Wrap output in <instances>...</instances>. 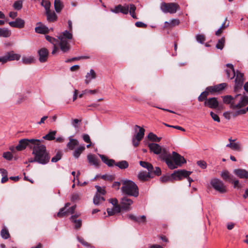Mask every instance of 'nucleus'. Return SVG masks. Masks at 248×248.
Segmentation results:
<instances>
[{
  "mask_svg": "<svg viewBox=\"0 0 248 248\" xmlns=\"http://www.w3.org/2000/svg\"><path fill=\"white\" fill-rule=\"evenodd\" d=\"M222 98L223 103L229 105L231 109L236 110L234 116L244 115L248 112V96L245 93L234 96L226 95Z\"/></svg>",
  "mask_w": 248,
  "mask_h": 248,
  "instance_id": "f257e3e1",
  "label": "nucleus"
},
{
  "mask_svg": "<svg viewBox=\"0 0 248 248\" xmlns=\"http://www.w3.org/2000/svg\"><path fill=\"white\" fill-rule=\"evenodd\" d=\"M32 147V155L35 157L36 162L45 165L47 164L50 159L49 153L47 151L45 145L41 143V141L37 139Z\"/></svg>",
  "mask_w": 248,
  "mask_h": 248,
  "instance_id": "f03ea898",
  "label": "nucleus"
},
{
  "mask_svg": "<svg viewBox=\"0 0 248 248\" xmlns=\"http://www.w3.org/2000/svg\"><path fill=\"white\" fill-rule=\"evenodd\" d=\"M148 146L151 152L159 155V158L164 161L167 166L172 167V164L168 161V158L170 157V153L167 149L162 148L158 144L155 143H149Z\"/></svg>",
  "mask_w": 248,
  "mask_h": 248,
  "instance_id": "7ed1b4c3",
  "label": "nucleus"
},
{
  "mask_svg": "<svg viewBox=\"0 0 248 248\" xmlns=\"http://www.w3.org/2000/svg\"><path fill=\"white\" fill-rule=\"evenodd\" d=\"M122 192L125 195L137 198L139 195V187L133 181L125 180L123 181Z\"/></svg>",
  "mask_w": 248,
  "mask_h": 248,
  "instance_id": "20e7f679",
  "label": "nucleus"
},
{
  "mask_svg": "<svg viewBox=\"0 0 248 248\" xmlns=\"http://www.w3.org/2000/svg\"><path fill=\"white\" fill-rule=\"evenodd\" d=\"M72 34L67 31L62 32L59 36L61 50L64 53L68 52L70 48L68 40L72 39Z\"/></svg>",
  "mask_w": 248,
  "mask_h": 248,
  "instance_id": "39448f33",
  "label": "nucleus"
},
{
  "mask_svg": "<svg viewBox=\"0 0 248 248\" xmlns=\"http://www.w3.org/2000/svg\"><path fill=\"white\" fill-rule=\"evenodd\" d=\"M172 155V156L170 154V157L168 158L169 162L170 161L172 165V167L168 166L170 169L173 170L177 168L178 166H181L183 164L186 162L184 157L176 152H173Z\"/></svg>",
  "mask_w": 248,
  "mask_h": 248,
  "instance_id": "423d86ee",
  "label": "nucleus"
},
{
  "mask_svg": "<svg viewBox=\"0 0 248 248\" xmlns=\"http://www.w3.org/2000/svg\"><path fill=\"white\" fill-rule=\"evenodd\" d=\"M161 11L164 13L174 14L180 9L178 4L176 3H166L162 2L160 5Z\"/></svg>",
  "mask_w": 248,
  "mask_h": 248,
  "instance_id": "0eeeda50",
  "label": "nucleus"
},
{
  "mask_svg": "<svg viewBox=\"0 0 248 248\" xmlns=\"http://www.w3.org/2000/svg\"><path fill=\"white\" fill-rule=\"evenodd\" d=\"M36 141H37V139H21L19 141V143L16 148L17 151H19L25 149L27 147L31 149L34 144Z\"/></svg>",
  "mask_w": 248,
  "mask_h": 248,
  "instance_id": "6e6552de",
  "label": "nucleus"
},
{
  "mask_svg": "<svg viewBox=\"0 0 248 248\" xmlns=\"http://www.w3.org/2000/svg\"><path fill=\"white\" fill-rule=\"evenodd\" d=\"M70 203L68 202L65 204L64 207L60 209L59 211L57 214V216L59 217H63L67 216L70 214L74 213L76 206L73 205L69 208H67L70 206Z\"/></svg>",
  "mask_w": 248,
  "mask_h": 248,
  "instance_id": "1a4fd4ad",
  "label": "nucleus"
},
{
  "mask_svg": "<svg viewBox=\"0 0 248 248\" xmlns=\"http://www.w3.org/2000/svg\"><path fill=\"white\" fill-rule=\"evenodd\" d=\"M20 58V55L19 54L15 53L13 51H11L7 52L4 56L0 57V62L3 64L8 61L19 60Z\"/></svg>",
  "mask_w": 248,
  "mask_h": 248,
  "instance_id": "9d476101",
  "label": "nucleus"
},
{
  "mask_svg": "<svg viewBox=\"0 0 248 248\" xmlns=\"http://www.w3.org/2000/svg\"><path fill=\"white\" fill-rule=\"evenodd\" d=\"M235 86L234 88V92H238L239 89H241L244 83V74L239 71L237 70L235 72Z\"/></svg>",
  "mask_w": 248,
  "mask_h": 248,
  "instance_id": "9b49d317",
  "label": "nucleus"
},
{
  "mask_svg": "<svg viewBox=\"0 0 248 248\" xmlns=\"http://www.w3.org/2000/svg\"><path fill=\"white\" fill-rule=\"evenodd\" d=\"M211 185L217 191L221 193L226 192V187L223 183L218 179H213L211 181Z\"/></svg>",
  "mask_w": 248,
  "mask_h": 248,
  "instance_id": "f8f14e48",
  "label": "nucleus"
},
{
  "mask_svg": "<svg viewBox=\"0 0 248 248\" xmlns=\"http://www.w3.org/2000/svg\"><path fill=\"white\" fill-rule=\"evenodd\" d=\"M192 172L187 171L185 170H179L174 171L172 173V177L174 180H181L183 178H187L191 174Z\"/></svg>",
  "mask_w": 248,
  "mask_h": 248,
  "instance_id": "ddd939ff",
  "label": "nucleus"
},
{
  "mask_svg": "<svg viewBox=\"0 0 248 248\" xmlns=\"http://www.w3.org/2000/svg\"><path fill=\"white\" fill-rule=\"evenodd\" d=\"M120 203L122 210L129 211L131 209V206L133 203V201L127 196H124L121 199Z\"/></svg>",
  "mask_w": 248,
  "mask_h": 248,
  "instance_id": "4468645a",
  "label": "nucleus"
},
{
  "mask_svg": "<svg viewBox=\"0 0 248 248\" xmlns=\"http://www.w3.org/2000/svg\"><path fill=\"white\" fill-rule=\"evenodd\" d=\"M204 105L212 109H216L218 107L219 102L216 97H211L206 99Z\"/></svg>",
  "mask_w": 248,
  "mask_h": 248,
  "instance_id": "2eb2a0df",
  "label": "nucleus"
},
{
  "mask_svg": "<svg viewBox=\"0 0 248 248\" xmlns=\"http://www.w3.org/2000/svg\"><path fill=\"white\" fill-rule=\"evenodd\" d=\"M227 84L226 83H222L215 86H209L206 88L210 93H219L224 90L227 87Z\"/></svg>",
  "mask_w": 248,
  "mask_h": 248,
  "instance_id": "dca6fc26",
  "label": "nucleus"
},
{
  "mask_svg": "<svg viewBox=\"0 0 248 248\" xmlns=\"http://www.w3.org/2000/svg\"><path fill=\"white\" fill-rule=\"evenodd\" d=\"M128 5L123 6L122 5L119 4L115 6L114 9H111V11L116 14L121 13L123 14L126 15L128 13Z\"/></svg>",
  "mask_w": 248,
  "mask_h": 248,
  "instance_id": "f3484780",
  "label": "nucleus"
},
{
  "mask_svg": "<svg viewBox=\"0 0 248 248\" xmlns=\"http://www.w3.org/2000/svg\"><path fill=\"white\" fill-rule=\"evenodd\" d=\"M9 24L12 27L22 29L25 26V21L20 18H17L15 21L9 22Z\"/></svg>",
  "mask_w": 248,
  "mask_h": 248,
  "instance_id": "a211bd4d",
  "label": "nucleus"
},
{
  "mask_svg": "<svg viewBox=\"0 0 248 248\" xmlns=\"http://www.w3.org/2000/svg\"><path fill=\"white\" fill-rule=\"evenodd\" d=\"M38 55L39 56V61L41 62H44L47 61L48 55V51L46 48H42L38 50Z\"/></svg>",
  "mask_w": 248,
  "mask_h": 248,
  "instance_id": "6ab92c4d",
  "label": "nucleus"
},
{
  "mask_svg": "<svg viewBox=\"0 0 248 248\" xmlns=\"http://www.w3.org/2000/svg\"><path fill=\"white\" fill-rule=\"evenodd\" d=\"M226 66L230 68L225 70L228 78L230 79H233L235 76V71L233 65L231 63H227Z\"/></svg>",
  "mask_w": 248,
  "mask_h": 248,
  "instance_id": "aec40b11",
  "label": "nucleus"
},
{
  "mask_svg": "<svg viewBox=\"0 0 248 248\" xmlns=\"http://www.w3.org/2000/svg\"><path fill=\"white\" fill-rule=\"evenodd\" d=\"M234 173L241 179L248 178V171L244 169H237L233 170Z\"/></svg>",
  "mask_w": 248,
  "mask_h": 248,
  "instance_id": "412c9836",
  "label": "nucleus"
},
{
  "mask_svg": "<svg viewBox=\"0 0 248 248\" xmlns=\"http://www.w3.org/2000/svg\"><path fill=\"white\" fill-rule=\"evenodd\" d=\"M37 25H39L40 26H37L35 28V31L36 32L41 34H46L48 32V28L46 26L43 25L41 22L37 23Z\"/></svg>",
  "mask_w": 248,
  "mask_h": 248,
  "instance_id": "4be33fe9",
  "label": "nucleus"
},
{
  "mask_svg": "<svg viewBox=\"0 0 248 248\" xmlns=\"http://www.w3.org/2000/svg\"><path fill=\"white\" fill-rule=\"evenodd\" d=\"M46 19L49 22H54L57 20L58 17L54 11H51L50 10L46 11Z\"/></svg>",
  "mask_w": 248,
  "mask_h": 248,
  "instance_id": "5701e85b",
  "label": "nucleus"
},
{
  "mask_svg": "<svg viewBox=\"0 0 248 248\" xmlns=\"http://www.w3.org/2000/svg\"><path fill=\"white\" fill-rule=\"evenodd\" d=\"M129 218L138 223H145L146 222V217L144 215L136 217L133 215L131 214L129 215Z\"/></svg>",
  "mask_w": 248,
  "mask_h": 248,
  "instance_id": "b1692460",
  "label": "nucleus"
},
{
  "mask_svg": "<svg viewBox=\"0 0 248 248\" xmlns=\"http://www.w3.org/2000/svg\"><path fill=\"white\" fill-rule=\"evenodd\" d=\"M100 157L102 161L108 167H112L116 164L115 160L112 159H109L107 156L103 155H100Z\"/></svg>",
  "mask_w": 248,
  "mask_h": 248,
  "instance_id": "393cba45",
  "label": "nucleus"
},
{
  "mask_svg": "<svg viewBox=\"0 0 248 248\" xmlns=\"http://www.w3.org/2000/svg\"><path fill=\"white\" fill-rule=\"evenodd\" d=\"M135 127V130H136L137 128L139 129V131L135 136V138L137 140L140 141L143 139L144 136L145 129L141 127L138 125H136Z\"/></svg>",
  "mask_w": 248,
  "mask_h": 248,
  "instance_id": "a878e982",
  "label": "nucleus"
},
{
  "mask_svg": "<svg viewBox=\"0 0 248 248\" xmlns=\"http://www.w3.org/2000/svg\"><path fill=\"white\" fill-rule=\"evenodd\" d=\"M78 216H72L70 217L71 221L74 223V227L76 229H79L82 225V221L81 219H77Z\"/></svg>",
  "mask_w": 248,
  "mask_h": 248,
  "instance_id": "bb28decb",
  "label": "nucleus"
},
{
  "mask_svg": "<svg viewBox=\"0 0 248 248\" xmlns=\"http://www.w3.org/2000/svg\"><path fill=\"white\" fill-rule=\"evenodd\" d=\"M96 77V75L95 71L93 69H91L90 72L87 73L86 76L85 83L86 84H89L91 81L95 79Z\"/></svg>",
  "mask_w": 248,
  "mask_h": 248,
  "instance_id": "cd10ccee",
  "label": "nucleus"
},
{
  "mask_svg": "<svg viewBox=\"0 0 248 248\" xmlns=\"http://www.w3.org/2000/svg\"><path fill=\"white\" fill-rule=\"evenodd\" d=\"M105 201V199L98 193H96L93 200V203L96 205L101 204Z\"/></svg>",
  "mask_w": 248,
  "mask_h": 248,
  "instance_id": "c85d7f7f",
  "label": "nucleus"
},
{
  "mask_svg": "<svg viewBox=\"0 0 248 248\" xmlns=\"http://www.w3.org/2000/svg\"><path fill=\"white\" fill-rule=\"evenodd\" d=\"M226 147H229L233 150L241 151L242 150V147L241 144L237 142L229 143L227 144Z\"/></svg>",
  "mask_w": 248,
  "mask_h": 248,
  "instance_id": "c756f323",
  "label": "nucleus"
},
{
  "mask_svg": "<svg viewBox=\"0 0 248 248\" xmlns=\"http://www.w3.org/2000/svg\"><path fill=\"white\" fill-rule=\"evenodd\" d=\"M57 131L55 130L50 131L48 134L43 137V139L47 140H52L55 139V135Z\"/></svg>",
  "mask_w": 248,
  "mask_h": 248,
  "instance_id": "7c9ffc66",
  "label": "nucleus"
},
{
  "mask_svg": "<svg viewBox=\"0 0 248 248\" xmlns=\"http://www.w3.org/2000/svg\"><path fill=\"white\" fill-rule=\"evenodd\" d=\"M78 145V141L76 139H73L71 138H69V142L67 144V147L71 150L74 149L76 146Z\"/></svg>",
  "mask_w": 248,
  "mask_h": 248,
  "instance_id": "2f4dec72",
  "label": "nucleus"
},
{
  "mask_svg": "<svg viewBox=\"0 0 248 248\" xmlns=\"http://www.w3.org/2000/svg\"><path fill=\"white\" fill-rule=\"evenodd\" d=\"M54 8L57 13H60L63 8V5L61 0H55Z\"/></svg>",
  "mask_w": 248,
  "mask_h": 248,
  "instance_id": "473e14b6",
  "label": "nucleus"
},
{
  "mask_svg": "<svg viewBox=\"0 0 248 248\" xmlns=\"http://www.w3.org/2000/svg\"><path fill=\"white\" fill-rule=\"evenodd\" d=\"M152 172H149L147 173L146 172H140L138 174V177L139 179L141 181H146L148 178L150 177V174Z\"/></svg>",
  "mask_w": 248,
  "mask_h": 248,
  "instance_id": "72a5a7b5",
  "label": "nucleus"
},
{
  "mask_svg": "<svg viewBox=\"0 0 248 248\" xmlns=\"http://www.w3.org/2000/svg\"><path fill=\"white\" fill-rule=\"evenodd\" d=\"M85 149V147L84 146H80L77 148L73 152V155L76 158H78L80 154L83 152Z\"/></svg>",
  "mask_w": 248,
  "mask_h": 248,
  "instance_id": "f704fd0d",
  "label": "nucleus"
},
{
  "mask_svg": "<svg viewBox=\"0 0 248 248\" xmlns=\"http://www.w3.org/2000/svg\"><path fill=\"white\" fill-rule=\"evenodd\" d=\"M87 158L89 163L95 166H97L98 165V159L94 155H89L87 156Z\"/></svg>",
  "mask_w": 248,
  "mask_h": 248,
  "instance_id": "c9c22d12",
  "label": "nucleus"
},
{
  "mask_svg": "<svg viewBox=\"0 0 248 248\" xmlns=\"http://www.w3.org/2000/svg\"><path fill=\"white\" fill-rule=\"evenodd\" d=\"M140 164L142 167L146 168L149 172H152L154 167L151 163L140 161Z\"/></svg>",
  "mask_w": 248,
  "mask_h": 248,
  "instance_id": "e433bc0d",
  "label": "nucleus"
},
{
  "mask_svg": "<svg viewBox=\"0 0 248 248\" xmlns=\"http://www.w3.org/2000/svg\"><path fill=\"white\" fill-rule=\"evenodd\" d=\"M115 166L119 167L121 169H125L128 167V163L125 160L119 161L115 164Z\"/></svg>",
  "mask_w": 248,
  "mask_h": 248,
  "instance_id": "4c0bfd02",
  "label": "nucleus"
},
{
  "mask_svg": "<svg viewBox=\"0 0 248 248\" xmlns=\"http://www.w3.org/2000/svg\"><path fill=\"white\" fill-rule=\"evenodd\" d=\"M147 137L149 140L157 142H159L161 139V138L158 137L155 134L152 132L149 133Z\"/></svg>",
  "mask_w": 248,
  "mask_h": 248,
  "instance_id": "58836bf2",
  "label": "nucleus"
},
{
  "mask_svg": "<svg viewBox=\"0 0 248 248\" xmlns=\"http://www.w3.org/2000/svg\"><path fill=\"white\" fill-rule=\"evenodd\" d=\"M180 23V21L179 19H172L170 22H165V27L167 28L169 26L173 27L176 25H178Z\"/></svg>",
  "mask_w": 248,
  "mask_h": 248,
  "instance_id": "ea45409f",
  "label": "nucleus"
},
{
  "mask_svg": "<svg viewBox=\"0 0 248 248\" xmlns=\"http://www.w3.org/2000/svg\"><path fill=\"white\" fill-rule=\"evenodd\" d=\"M209 92L208 90H205L203 92L201 95L198 97V99L200 102L205 101L206 99H208L207 96L209 95Z\"/></svg>",
  "mask_w": 248,
  "mask_h": 248,
  "instance_id": "a19ab883",
  "label": "nucleus"
},
{
  "mask_svg": "<svg viewBox=\"0 0 248 248\" xmlns=\"http://www.w3.org/2000/svg\"><path fill=\"white\" fill-rule=\"evenodd\" d=\"M11 31L7 29L0 28V36L8 37L11 35Z\"/></svg>",
  "mask_w": 248,
  "mask_h": 248,
  "instance_id": "79ce46f5",
  "label": "nucleus"
},
{
  "mask_svg": "<svg viewBox=\"0 0 248 248\" xmlns=\"http://www.w3.org/2000/svg\"><path fill=\"white\" fill-rule=\"evenodd\" d=\"M234 111H226L223 113L224 117L228 120H230L231 117L235 118L238 116H234V113L236 112V110Z\"/></svg>",
  "mask_w": 248,
  "mask_h": 248,
  "instance_id": "37998d69",
  "label": "nucleus"
},
{
  "mask_svg": "<svg viewBox=\"0 0 248 248\" xmlns=\"http://www.w3.org/2000/svg\"><path fill=\"white\" fill-rule=\"evenodd\" d=\"M22 62L25 64H30L34 62V59L32 57H23L22 59Z\"/></svg>",
  "mask_w": 248,
  "mask_h": 248,
  "instance_id": "c03bdc74",
  "label": "nucleus"
},
{
  "mask_svg": "<svg viewBox=\"0 0 248 248\" xmlns=\"http://www.w3.org/2000/svg\"><path fill=\"white\" fill-rule=\"evenodd\" d=\"M160 179L162 183L172 182L174 180L172 177V174L170 175H164L161 177Z\"/></svg>",
  "mask_w": 248,
  "mask_h": 248,
  "instance_id": "a18cd8bd",
  "label": "nucleus"
},
{
  "mask_svg": "<svg viewBox=\"0 0 248 248\" xmlns=\"http://www.w3.org/2000/svg\"><path fill=\"white\" fill-rule=\"evenodd\" d=\"M224 44H225V38L222 37L221 38H220V39H219L218 40L216 47L217 49L222 50L224 47Z\"/></svg>",
  "mask_w": 248,
  "mask_h": 248,
  "instance_id": "49530a36",
  "label": "nucleus"
},
{
  "mask_svg": "<svg viewBox=\"0 0 248 248\" xmlns=\"http://www.w3.org/2000/svg\"><path fill=\"white\" fill-rule=\"evenodd\" d=\"M23 5V2L22 0H18L17 1H16L14 4H13V7L14 9L16 10H20L22 9Z\"/></svg>",
  "mask_w": 248,
  "mask_h": 248,
  "instance_id": "de8ad7c7",
  "label": "nucleus"
},
{
  "mask_svg": "<svg viewBox=\"0 0 248 248\" xmlns=\"http://www.w3.org/2000/svg\"><path fill=\"white\" fill-rule=\"evenodd\" d=\"M41 4L45 8L46 11L50 10V2L49 1L47 0H42Z\"/></svg>",
  "mask_w": 248,
  "mask_h": 248,
  "instance_id": "09e8293b",
  "label": "nucleus"
},
{
  "mask_svg": "<svg viewBox=\"0 0 248 248\" xmlns=\"http://www.w3.org/2000/svg\"><path fill=\"white\" fill-rule=\"evenodd\" d=\"M221 176L224 180L230 181L232 180L231 176L228 171L226 170L222 172Z\"/></svg>",
  "mask_w": 248,
  "mask_h": 248,
  "instance_id": "8fccbe9b",
  "label": "nucleus"
},
{
  "mask_svg": "<svg viewBox=\"0 0 248 248\" xmlns=\"http://www.w3.org/2000/svg\"><path fill=\"white\" fill-rule=\"evenodd\" d=\"M62 156V153L61 151H58L56 155L52 158L51 162H57L59 160H60Z\"/></svg>",
  "mask_w": 248,
  "mask_h": 248,
  "instance_id": "3c124183",
  "label": "nucleus"
},
{
  "mask_svg": "<svg viewBox=\"0 0 248 248\" xmlns=\"http://www.w3.org/2000/svg\"><path fill=\"white\" fill-rule=\"evenodd\" d=\"M1 237L4 239H8L10 237V234L8 231L4 228L2 229L0 232Z\"/></svg>",
  "mask_w": 248,
  "mask_h": 248,
  "instance_id": "603ef678",
  "label": "nucleus"
},
{
  "mask_svg": "<svg viewBox=\"0 0 248 248\" xmlns=\"http://www.w3.org/2000/svg\"><path fill=\"white\" fill-rule=\"evenodd\" d=\"M95 187L97 189L96 193L99 194L100 195L103 196L106 194V191L104 188L101 187L100 186H95Z\"/></svg>",
  "mask_w": 248,
  "mask_h": 248,
  "instance_id": "864d4df0",
  "label": "nucleus"
},
{
  "mask_svg": "<svg viewBox=\"0 0 248 248\" xmlns=\"http://www.w3.org/2000/svg\"><path fill=\"white\" fill-rule=\"evenodd\" d=\"M101 178L106 181H112L114 180V177L112 175L105 174L101 176Z\"/></svg>",
  "mask_w": 248,
  "mask_h": 248,
  "instance_id": "5fc2aeb1",
  "label": "nucleus"
},
{
  "mask_svg": "<svg viewBox=\"0 0 248 248\" xmlns=\"http://www.w3.org/2000/svg\"><path fill=\"white\" fill-rule=\"evenodd\" d=\"M46 38L48 42H50L54 45H56V44L58 42V40L48 35H46Z\"/></svg>",
  "mask_w": 248,
  "mask_h": 248,
  "instance_id": "6e6d98bb",
  "label": "nucleus"
},
{
  "mask_svg": "<svg viewBox=\"0 0 248 248\" xmlns=\"http://www.w3.org/2000/svg\"><path fill=\"white\" fill-rule=\"evenodd\" d=\"M197 164L200 168L202 169H205L207 167V164L204 160L198 161Z\"/></svg>",
  "mask_w": 248,
  "mask_h": 248,
  "instance_id": "4d7b16f0",
  "label": "nucleus"
},
{
  "mask_svg": "<svg viewBox=\"0 0 248 248\" xmlns=\"http://www.w3.org/2000/svg\"><path fill=\"white\" fill-rule=\"evenodd\" d=\"M3 157L8 160H11L13 158V155L10 152H6L3 153Z\"/></svg>",
  "mask_w": 248,
  "mask_h": 248,
  "instance_id": "13d9d810",
  "label": "nucleus"
},
{
  "mask_svg": "<svg viewBox=\"0 0 248 248\" xmlns=\"http://www.w3.org/2000/svg\"><path fill=\"white\" fill-rule=\"evenodd\" d=\"M196 40L198 42L203 44L205 40V38L203 35L198 34L196 35Z\"/></svg>",
  "mask_w": 248,
  "mask_h": 248,
  "instance_id": "bf43d9fd",
  "label": "nucleus"
},
{
  "mask_svg": "<svg viewBox=\"0 0 248 248\" xmlns=\"http://www.w3.org/2000/svg\"><path fill=\"white\" fill-rule=\"evenodd\" d=\"M78 241L83 246L87 247L91 246V244L88 243L87 242L85 241L83 238L81 237H78Z\"/></svg>",
  "mask_w": 248,
  "mask_h": 248,
  "instance_id": "052dcab7",
  "label": "nucleus"
},
{
  "mask_svg": "<svg viewBox=\"0 0 248 248\" xmlns=\"http://www.w3.org/2000/svg\"><path fill=\"white\" fill-rule=\"evenodd\" d=\"M89 57L83 56V57H74L72 59H67L65 61L66 62H69L76 60H79L81 59H88Z\"/></svg>",
  "mask_w": 248,
  "mask_h": 248,
  "instance_id": "680f3d73",
  "label": "nucleus"
},
{
  "mask_svg": "<svg viewBox=\"0 0 248 248\" xmlns=\"http://www.w3.org/2000/svg\"><path fill=\"white\" fill-rule=\"evenodd\" d=\"M210 115L211 116V117L212 118V119L215 121H216L217 122H220V119H219V117H218V116L214 113L213 112L211 111L210 112Z\"/></svg>",
  "mask_w": 248,
  "mask_h": 248,
  "instance_id": "e2e57ef3",
  "label": "nucleus"
},
{
  "mask_svg": "<svg viewBox=\"0 0 248 248\" xmlns=\"http://www.w3.org/2000/svg\"><path fill=\"white\" fill-rule=\"evenodd\" d=\"M135 25L138 28H145L147 27V25L146 24L140 21H138L136 22Z\"/></svg>",
  "mask_w": 248,
  "mask_h": 248,
  "instance_id": "0e129e2a",
  "label": "nucleus"
},
{
  "mask_svg": "<svg viewBox=\"0 0 248 248\" xmlns=\"http://www.w3.org/2000/svg\"><path fill=\"white\" fill-rule=\"evenodd\" d=\"M152 172L157 176H159L161 174V169L159 167H155L153 169Z\"/></svg>",
  "mask_w": 248,
  "mask_h": 248,
  "instance_id": "69168bd1",
  "label": "nucleus"
},
{
  "mask_svg": "<svg viewBox=\"0 0 248 248\" xmlns=\"http://www.w3.org/2000/svg\"><path fill=\"white\" fill-rule=\"evenodd\" d=\"M227 21V18L226 17L224 22L222 24L221 27H220V28L222 30L227 28L229 26V22L228 21V23H226Z\"/></svg>",
  "mask_w": 248,
  "mask_h": 248,
  "instance_id": "338daca9",
  "label": "nucleus"
},
{
  "mask_svg": "<svg viewBox=\"0 0 248 248\" xmlns=\"http://www.w3.org/2000/svg\"><path fill=\"white\" fill-rule=\"evenodd\" d=\"M82 138L85 142H86L87 143H91L90 138L88 134H83L82 136Z\"/></svg>",
  "mask_w": 248,
  "mask_h": 248,
  "instance_id": "774afa93",
  "label": "nucleus"
}]
</instances>
